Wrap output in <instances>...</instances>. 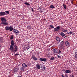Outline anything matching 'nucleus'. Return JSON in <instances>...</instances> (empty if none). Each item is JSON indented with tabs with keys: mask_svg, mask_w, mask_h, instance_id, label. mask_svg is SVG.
<instances>
[{
	"mask_svg": "<svg viewBox=\"0 0 77 77\" xmlns=\"http://www.w3.org/2000/svg\"><path fill=\"white\" fill-rule=\"evenodd\" d=\"M10 50H11L13 53H15L16 51H17L18 49V47L17 46V45H14V47H12V48H9Z\"/></svg>",
	"mask_w": 77,
	"mask_h": 77,
	"instance_id": "nucleus-1",
	"label": "nucleus"
},
{
	"mask_svg": "<svg viewBox=\"0 0 77 77\" xmlns=\"http://www.w3.org/2000/svg\"><path fill=\"white\" fill-rule=\"evenodd\" d=\"M1 21H2V24H3V25H8V23L6 22V18L4 17H3L1 18Z\"/></svg>",
	"mask_w": 77,
	"mask_h": 77,
	"instance_id": "nucleus-2",
	"label": "nucleus"
},
{
	"mask_svg": "<svg viewBox=\"0 0 77 77\" xmlns=\"http://www.w3.org/2000/svg\"><path fill=\"white\" fill-rule=\"evenodd\" d=\"M5 30H7V31L9 30L12 32L14 29V28H13L12 26H7L5 27Z\"/></svg>",
	"mask_w": 77,
	"mask_h": 77,
	"instance_id": "nucleus-3",
	"label": "nucleus"
},
{
	"mask_svg": "<svg viewBox=\"0 0 77 77\" xmlns=\"http://www.w3.org/2000/svg\"><path fill=\"white\" fill-rule=\"evenodd\" d=\"M60 26H57V27L54 28V30L55 32H59V30H60Z\"/></svg>",
	"mask_w": 77,
	"mask_h": 77,
	"instance_id": "nucleus-4",
	"label": "nucleus"
},
{
	"mask_svg": "<svg viewBox=\"0 0 77 77\" xmlns=\"http://www.w3.org/2000/svg\"><path fill=\"white\" fill-rule=\"evenodd\" d=\"M11 45H10V48H12V47H13L14 45H15V43L14 42V40H12L11 41Z\"/></svg>",
	"mask_w": 77,
	"mask_h": 77,
	"instance_id": "nucleus-5",
	"label": "nucleus"
},
{
	"mask_svg": "<svg viewBox=\"0 0 77 77\" xmlns=\"http://www.w3.org/2000/svg\"><path fill=\"white\" fill-rule=\"evenodd\" d=\"M13 32L16 33V35H19L20 34V32H19V31L18 30L16 29H14L13 30Z\"/></svg>",
	"mask_w": 77,
	"mask_h": 77,
	"instance_id": "nucleus-6",
	"label": "nucleus"
},
{
	"mask_svg": "<svg viewBox=\"0 0 77 77\" xmlns=\"http://www.w3.org/2000/svg\"><path fill=\"white\" fill-rule=\"evenodd\" d=\"M60 45L62 48L65 47V45L64 44V42H63V41H62L61 42Z\"/></svg>",
	"mask_w": 77,
	"mask_h": 77,
	"instance_id": "nucleus-7",
	"label": "nucleus"
},
{
	"mask_svg": "<svg viewBox=\"0 0 77 77\" xmlns=\"http://www.w3.org/2000/svg\"><path fill=\"white\" fill-rule=\"evenodd\" d=\"M65 47H69V46H70V44H69V42L68 41H66L65 42Z\"/></svg>",
	"mask_w": 77,
	"mask_h": 77,
	"instance_id": "nucleus-8",
	"label": "nucleus"
},
{
	"mask_svg": "<svg viewBox=\"0 0 77 77\" xmlns=\"http://www.w3.org/2000/svg\"><path fill=\"white\" fill-rule=\"evenodd\" d=\"M6 15V12L2 11L0 12V16H5Z\"/></svg>",
	"mask_w": 77,
	"mask_h": 77,
	"instance_id": "nucleus-9",
	"label": "nucleus"
},
{
	"mask_svg": "<svg viewBox=\"0 0 77 77\" xmlns=\"http://www.w3.org/2000/svg\"><path fill=\"white\" fill-rule=\"evenodd\" d=\"M60 35H61L62 37H63V38H66V36L65 35V34L63 33V32H61L60 33Z\"/></svg>",
	"mask_w": 77,
	"mask_h": 77,
	"instance_id": "nucleus-10",
	"label": "nucleus"
},
{
	"mask_svg": "<svg viewBox=\"0 0 77 77\" xmlns=\"http://www.w3.org/2000/svg\"><path fill=\"white\" fill-rule=\"evenodd\" d=\"M39 60L40 61H44V62H45L47 61V59L45 58H40Z\"/></svg>",
	"mask_w": 77,
	"mask_h": 77,
	"instance_id": "nucleus-11",
	"label": "nucleus"
},
{
	"mask_svg": "<svg viewBox=\"0 0 77 77\" xmlns=\"http://www.w3.org/2000/svg\"><path fill=\"white\" fill-rule=\"evenodd\" d=\"M41 69L43 71H44V70H45V66L44 65H42L41 66Z\"/></svg>",
	"mask_w": 77,
	"mask_h": 77,
	"instance_id": "nucleus-12",
	"label": "nucleus"
},
{
	"mask_svg": "<svg viewBox=\"0 0 77 77\" xmlns=\"http://www.w3.org/2000/svg\"><path fill=\"white\" fill-rule=\"evenodd\" d=\"M54 52V53L55 54H57L58 53V51L57 50V48H55L53 50Z\"/></svg>",
	"mask_w": 77,
	"mask_h": 77,
	"instance_id": "nucleus-13",
	"label": "nucleus"
},
{
	"mask_svg": "<svg viewBox=\"0 0 77 77\" xmlns=\"http://www.w3.org/2000/svg\"><path fill=\"white\" fill-rule=\"evenodd\" d=\"M36 68L38 69H41V66L40 65V64H37L36 65Z\"/></svg>",
	"mask_w": 77,
	"mask_h": 77,
	"instance_id": "nucleus-14",
	"label": "nucleus"
},
{
	"mask_svg": "<svg viewBox=\"0 0 77 77\" xmlns=\"http://www.w3.org/2000/svg\"><path fill=\"white\" fill-rule=\"evenodd\" d=\"M24 48H26V50H27L28 49H29V45H26L24 46Z\"/></svg>",
	"mask_w": 77,
	"mask_h": 77,
	"instance_id": "nucleus-15",
	"label": "nucleus"
},
{
	"mask_svg": "<svg viewBox=\"0 0 77 77\" xmlns=\"http://www.w3.org/2000/svg\"><path fill=\"white\" fill-rule=\"evenodd\" d=\"M56 38V40H57V41H59V42H60V38L57 36H56L55 37Z\"/></svg>",
	"mask_w": 77,
	"mask_h": 77,
	"instance_id": "nucleus-16",
	"label": "nucleus"
},
{
	"mask_svg": "<svg viewBox=\"0 0 77 77\" xmlns=\"http://www.w3.org/2000/svg\"><path fill=\"white\" fill-rule=\"evenodd\" d=\"M32 58L34 60H37V58L35 57V56L32 55Z\"/></svg>",
	"mask_w": 77,
	"mask_h": 77,
	"instance_id": "nucleus-17",
	"label": "nucleus"
},
{
	"mask_svg": "<svg viewBox=\"0 0 77 77\" xmlns=\"http://www.w3.org/2000/svg\"><path fill=\"white\" fill-rule=\"evenodd\" d=\"M27 66V64L25 63H23L22 64V66L24 68H26Z\"/></svg>",
	"mask_w": 77,
	"mask_h": 77,
	"instance_id": "nucleus-18",
	"label": "nucleus"
},
{
	"mask_svg": "<svg viewBox=\"0 0 77 77\" xmlns=\"http://www.w3.org/2000/svg\"><path fill=\"white\" fill-rule=\"evenodd\" d=\"M49 8H50V9H55V7H54L52 5H51L49 6Z\"/></svg>",
	"mask_w": 77,
	"mask_h": 77,
	"instance_id": "nucleus-19",
	"label": "nucleus"
},
{
	"mask_svg": "<svg viewBox=\"0 0 77 77\" xmlns=\"http://www.w3.org/2000/svg\"><path fill=\"white\" fill-rule=\"evenodd\" d=\"M20 69L22 71H24V69H25V68L23 67H21L20 68Z\"/></svg>",
	"mask_w": 77,
	"mask_h": 77,
	"instance_id": "nucleus-20",
	"label": "nucleus"
},
{
	"mask_svg": "<svg viewBox=\"0 0 77 77\" xmlns=\"http://www.w3.org/2000/svg\"><path fill=\"white\" fill-rule=\"evenodd\" d=\"M18 71V68H15L14 69V72H17Z\"/></svg>",
	"mask_w": 77,
	"mask_h": 77,
	"instance_id": "nucleus-21",
	"label": "nucleus"
},
{
	"mask_svg": "<svg viewBox=\"0 0 77 77\" xmlns=\"http://www.w3.org/2000/svg\"><path fill=\"white\" fill-rule=\"evenodd\" d=\"M63 8H64L65 9H66V5L64 4H63Z\"/></svg>",
	"mask_w": 77,
	"mask_h": 77,
	"instance_id": "nucleus-22",
	"label": "nucleus"
},
{
	"mask_svg": "<svg viewBox=\"0 0 77 77\" xmlns=\"http://www.w3.org/2000/svg\"><path fill=\"white\" fill-rule=\"evenodd\" d=\"M66 73H70V70H67L65 71Z\"/></svg>",
	"mask_w": 77,
	"mask_h": 77,
	"instance_id": "nucleus-23",
	"label": "nucleus"
},
{
	"mask_svg": "<svg viewBox=\"0 0 77 77\" xmlns=\"http://www.w3.org/2000/svg\"><path fill=\"white\" fill-rule=\"evenodd\" d=\"M25 4L26 5H27V6H30V4H29V3L27 2H25Z\"/></svg>",
	"mask_w": 77,
	"mask_h": 77,
	"instance_id": "nucleus-24",
	"label": "nucleus"
},
{
	"mask_svg": "<svg viewBox=\"0 0 77 77\" xmlns=\"http://www.w3.org/2000/svg\"><path fill=\"white\" fill-rule=\"evenodd\" d=\"M61 53H62V51L60 50V49H59V51L58 53V54H60Z\"/></svg>",
	"mask_w": 77,
	"mask_h": 77,
	"instance_id": "nucleus-25",
	"label": "nucleus"
},
{
	"mask_svg": "<svg viewBox=\"0 0 77 77\" xmlns=\"http://www.w3.org/2000/svg\"><path fill=\"white\" fill-rule=\"evenodd\" d=\"M63 32H65V33H66V32H68V30L67 29H63Z\"/></svg>",
	"mask_w": 77,
	"mask_h": 77,
	"instance_id": "nucleus-26",
	"label": "nucleus"
},
{
	"mask_svg": "<svg viewBox=\"0 0 77 77\" xmlns=\"http://www.w3.org/2000/svg\"><path fill=\"white\" fill-rule=\"evenodd\" d=\"M10 39H14V36L13 35H12L11 36Z\"/></svg>",
	"mask_w": 77,
	"mask_h": 77,
	"instance_id": "nucleus-27",
	"label": "nucleus"
},
{
	"mask_svg": "<svg viewBox=\"0 0 77 77\" xmlns=\"http://www.w3.org/2000/svg\"><path fill=\"white\" fill-rule=\"evenodd\" d=\"M68 34H71L72 35H74L73 34V32H72V31H70L69 32V33H68Z\"/></svg>",
	"mask_w": 77,
	"mask_h": 77,
	"instance_id": "nucleus-28",
	"label": "nucleus"
},
{
	"mask_svg": "<svg viewBox=\"0 0 77 77\" xmlns=\"http://www.w3.org/2000/svg\"><path fill=\"white\" fill-rule=\"evenodd\" d=\"M7 15L9 14V11H5Z\"/></svg>",
	"mask_w": 77,
	"mask_h": 77,
	"instance_id": "nucleus-29",
	"label": "nucleus"
},
{
	"mask_svg": "<svg viewBox=\"0 0 77 77\" xmlns=\"http://www.w3.org/2000/svg\"><path fill=\"white\" fill-rule=\"evenodd\" d=\"M50 26L51 27V28H52V29H54V26L53 25H50Z\"/></svg>",
	"mask_w": 77,
	"mask_h": 77,
	"instance_id": "nucleus-30",
	"label": "nucleus"
},
{
	"mask_svg": "<svg viewBox=\"0 0 77 77\" xmlns=\"http://www.w3.org/2000/svg\"><path fill=\"white\" fill-rule=\"evenodd\" d=\"M54 57H52L51 59L50 60H54Z\"/></svg>",
	"mask_w": 77,
	"mask_h": 77,
	"instance_id": "nucleus-31",
	"label": "nucleus"
},
{
	"mask_svg": "<svg viewBox=\"0 0 77 77\" xmlns=\"http://www.w3.org/2000/svg\"><path fill=\"white\" fill-rule=\"evenodd\" d=\"M58 58H61V56L59 55H57Z\"/></svg>",
	"mask_w": 77,
	"mask_h": 77,
	"instance_id": "nucleus-32",
	"label": "nucleus"
},
{
	"mask_svg": "<svg viewBox=\"0 0 77 77\" xmlns=\"http://www.w3.org/2000/svg\"><path fill=\"white\" fill-rule=\"evenodd\" d=\"M19 55H20V54H16L15 55V56H19Z\"/></svg>",
	"mask_w": 77,
	"mask_h": 77,
	"instance_id": "nucleus-33",
	"label": "nucleus"
},
{
	"mask_svg": "<svg viewBox=\"0 0 77 77\" xmlns=\"http://www.w3.org/2000/svg\"><path fill=\"white\" fill-rule=\"evenodd\" d=\"M65 76L66 77H68V76L67 75V74H66V73L65 74Z\"/></svg>",
	"mask_w": 77,
	"mask_h": 77,
	"instance_id": "nucleus-34",
	"label": "nucleus"
},
{
	"mask_svg": "<svg viewBox=\"0 0 77 77\" xmlns=\"http://www.w3.org/2000/svg\"><path fill=\"white\" fill-rule=\"evenodd\" d=\"M73 76H74V75L72 74V75H70V77H73Z\"/></svg>",
	"mask_w": 77,
	"mask_h": 77,
	"instance_id": "nucleus-35",
	"label": "nucleus"
},
{
	"mask_svg": "<svg viewBox=\"0 0 77 77\" xmlns=\"http://www.w3.org/2000/svg\"><path fill=\"white\" fill-rule=\"evenodd\" d=\"M17 77H22V75H20V76H18Z\"/></svg>",
	"mask_w": 77,
	"mask_h": 77,
	"instance_id": "nucleus-36",
	"label": "nucleus"
},
{
	"mask_svg": "<svg viewBox=\"0 0 77 77\" xmlns=\"http://www.w3.org/2000/svg\"><path fill=\"white\" fill-rule=\"evenodd\" d=\"M32 11H34V10H33V8H32Z\"/></svg>",
	"mask_w": 77,
	"mask_h": 77,
	"instance_id": "nucleus-37",
	"label": "nucleus"
},
{
	"mask_svg": "<svg viewBox=\"0 0 77 77\" xmlns=\"http://www.w3.org/2000/svg\"><path fill=\"white\" fill-rule=\"evenodd\" d=\"M62 77H64V76L63 75H62Z\"/></svg>",
	"mask_w": 77,
	"mask_h": 77,
	"instance_id": "nucleus-38",
	"label": "nucleus"
},
{
	"mask_svg": "<svg viewBox=\"0 0 77 77\" xmlns=\"http://www.w3.org/2000/svg\"><path fill=\"white\" fill-rule=\"evenodd\" d=\"M2 47V45H1V44H0V47Z\"/></svg>",
	"mask_w": 77,
	"mask_h": 77,
	"instance_id": "nucleus-39",
	"label": "nucleus"
},
{
	"mask_svg": "<svg viewBox=\"0 0 77 77\" xmlns=\"http://www.w3.org/2000/svg\"><path fill=\"white\" fill-rule=\"evenodd\" d=\"M29 26H27V28H29Z\"/></svg>",
	"mask_w": 77,
	"mask_h": 77,
	"instance_id": "nucleus-40",
	"label": "nucleus"
},
{
	"mask_svg": "<svg viewBox=\"0 0 77 77\" xmlns=\"http://www.w3.org/2000/svg\"><path fill=\"white\" fill-rule=\"evenodd\" d=\"M72 77H74V76H72Z\"/></svg>",
	"mask_w": 77,
	"mask_h": 77,
	"instance_id": "nucleus-41",
	"label": "nucleus"
},
{
	"mask_svg": "<svg viewBox=\"0 0 77 77\" xmlns=\"http://www.w3.org/2000/svg\"><path fill=\"white\" fill-rule=\"evenodd\" d=\"M71 3H72V1L71 2Z\"/></svg>",
	"mask_w": 77,
	"mask_h": 77,
	"instance_id": "nucleus-42",
	"label": "nucleus"
},
{
	"mask_svg": "<svg viewBox=\"0 0 77 77\" xmlns=\"http://www.w3.org/2000/svg\"><path fill=\"white\" fill-rule=\"evenodd\" d=\"M37 54H38V53H37Z\"/></svg>",
	"mask_w": 77,
	"mask_h": 77,
	"instance_id": "nucleus-43",
	"label": "nucleus"
}]
</instances>
